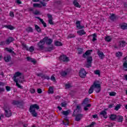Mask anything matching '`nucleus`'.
Here are the masks:
<instances>
[{
	"label": "nucleus",
	"mask_w": 127,
	"mask_h": 127,
	"mask_svg": "<svg viewBox=\"0 0 127 127\" xmlns=\"http://www.w3.org/2000/svg\"><path fill=\"white\" fill-rule=\"evenodd\" d=\"M6 88V90L7 91V92H9V91H10V87L8 86H7L5 87Z\"/></svg>",
	"instance_id": "nucleus-62"
},
{
	"label": "nucleus",
	"mask_w": 127,
	"mask_h": 127,
	"mask_svg": "<svg viewBox=\"0 0 127 127\" xmlns=\"http://www.w3.org/2000/svg\"><path fill=\"white\" fill-rule=\"evenodd\" d=\"M73 4L75 6V7H78L79 8L81 7V5L79 4V2H78L77 0H73Z\"/></svg>",
	"instance_id": "nucleus-20"
},
{
	"label": "nucleus",
	"mask_w": 127,
	"mask_h": 127,
	"mask_svg": "<svg viewBox=\"0 0 127 127\" xmlns=\"http://www.w3.org/2000/svg\"><path fill=\"white\" fill-rule=\"evenodd\" d=\"M53 49H54V46L52 45H51V46L46 48V51H48V52H50L52 51Z\"/></svg>",
	"instance_id": "nucleus-22"
},
{
	"label": "nucleus",
	"mask_w": 127,
	"mask_h": 127,
	"mask_svg": "<svg viewBox=\"0 0 127 127\" xmlns=\"http://www.w3.org/2000/svg\"><path fill=\"white\" fill-rule=\"evenodd\" d=\"M75 111L77 112V113H80L81 112V106L79 105H77L76 106V108Z\"/></svg>",
	"instance_id": "nucleus-38"
},
{
	"label": "nucleus",
	"mask_w": 127,
	"mask_h": 127,
	"mask_svg": "<svg viewBox=\"0 0 127 127\" xmlns=\"http://www.w3.org/2000/svg\"><path fill=\"white\" fill-rule=\"evenodd\" d=\"M11 59V57L9 55H7L6 57H4V60L5 62H9Z\"/></svg>",
	"instance_id": "nucleus-23"
},
{
	"label": "nucleus",
	"mask_w": 127,
	"mask_h": 127,
	"mask_svg": "<svg viewBox=\"0 0 127 127\" xmlns=\"http://www.w3.org/2000/svg\"><path fill=\"white\" fill-rule=\"evenodd\" d=\"M92 41H93V42H95V41H97V34L96 33H94L93 34H92Z\"/></svg>",
	"instance_id": "nucleus-35"
},
{
	"label": "nucleus",
	"mask_w": 127,
	"mask_h": 127,
	"mask_svg": "<svg viewBox=\"0 0 127 127\" xmlns=\"http://www.w3.org/2000/svg\"><path fill=\"white\" fill-rule=\"evenodd\" d=\"M3 27H5V28H7L10 30H13V29H14V27L12 26L11 25H3Z\"/></svg>",
	"instance_id": "nucleus-18"
},
{
	"label": "nucleus",
	"mask_w": 127,
	"mask_h": 127,
	"mask_svg": "<svg viewBox=\"0 0 127 127\" xmlns=\"http://www.w3.org/2000/svg\"><path fill=\"white\" fill-rule=\"evenodd\" d=\"M98 55L99 56V58L100 59H104L105 58V55H104V53H103V52H98Z\"/></svg>",
	"instance_id": "nucleus-24"
},
{
	"label": "nucleus",
	"mask_w": 127,
	"mask_h": 127,
	"mask_svg": "<svg viewBox=\"0 0 127 127\" xmlns=\"http://www.w3.org/2000/svg\"><path fill=\"white\" fill-rule=\"evenodd\" d=\"M121 109V104H118L115 108V111H119Z\"/></svg>",
	"instance_id": "nucleus-46"
},
{
	"label": "nucleus",
	"mask_w": 127,
	"mask_h": 127,
	"mask_svg": "<svg viewBox=\"0 0 127 127\" xmlns=\"http://www.w3.org/2000/svg\"><path fill=\"white\" fill-rule=\"evenodd\" d=\"M33 14H34L35 15H40L41 13H40V11L36 10L35 11L33 12Z\"/></svg>",
	"instance_id": "nucleus-40"
},
{
	"label": "nucleus",
	"mask_w": 127,
	"mask_h": 127,
	"mask_svg": "<svg viewBox=\"0 0 127 127\" xmlns=\"http://www.w3.org/2000/svg\"><path fill=\"white\" fill-rule=\"evenodd\" d=\"M46 42L47 45H50L51 43L53 42V40L51 38L48 39V37H47V39L46 40Z\"/></svg>",
	"instance_id": "nucleus-25"
},
{
	"label": "nucleus",
	"mask_w": 127,
	"mask_h": 127,
	"mask_svg": "<svg viewBox=\"0 0 127 127\" xmlns=\"http://www.w3.org/2000/svg\"><path fill=\"white\" fill-rule=\"evenodd\" d=\"M37 76H38V77H41L43 80H50V77H49V76L42 73L37 74Z\"/></svg>",
	"instance_id": "nucleus-9"
},
{
	"label": "nucleus",
	"mask_w": 127,
	"mask_h": 127,
	"mask_svg": "<svg viewBox=\"0 0 127 127\" xmlns=\"http://www.w3.org/2000/svg\"><path fill=\"white\" fill-rule=\"evenodd\" d=\"M63 115H64V116H68V115H69V111H64L62 112Z\"/></svg>",
	"instance_id": "nucleus-48"
},
{
	"label": "nucleus",
	"mask_w": 127,
	"mask_h": 127,
	"mask_svg": "<svg viewBox=\"0 0 127 127\" xmlns=\"http://www.w3.org/2000/svg\"><path fill=\"white\" fill-rule=\"evenodd\" d=\"M76 37V35L72 34V33H70L67 35V39H70L71 38H75Z\"/></svg>",
	"instance_id": "nucleus-27"
},
{
	"label": "nucleus",
	"mask_w": 127,
	"mask_h": 127,
	"mask_svg": "<svg viewBox=\"0 0 127 127\" xmlns=\"http://www.w3.org/2000/svg\"><path fill=\"white\" fill-rule=\"evenodd\" d=\"M47 16H48V18H49V19H52L53 18L52 15L50 14V13L47 14Z\"/></svg>",
	"instance_id": "nucleus-49"
},
{
	"label": "nucleus",
	"mask_w": 127,
	"mask_h": 127,
	"mask_svg": "<svg viewBox=\"0 0 127 127\" xmlns=\"http://www.w3.org/2000/svg\"><path fill=\"white\" fill-rule=\"evenodd\" d=\"M117 18V17L116 16V15L114 13H113L110 17V19L112 21H114L115 20H116Z\"/></svg>",
	"instance_id": "nucleus-31"
},
{
	"label": "nucleus",
	"mask_w": 127,
	"mask_h": 127,
	"mask_svg": "<svg viewBox=\"0 0 127 127\" xmlns=\"http://www.w3.org/2000/svg\"><path fill=\"white\" fill-rule=\"evenodd\" d=\"M89 103V98H85L83 101V104H84V105H87Z\"/></svg>",
	"instance_id": "nucleus-42"
},
{
	"label": "nucleus",
	"mask_w": 127,
	"mask_h": 127,
	"mask_svg": "<svg viewBox=\"0 0 127 127\" xmlns=\"http://www.w3.org/2000/svg\"><path fill=\"white\" fill-rule=\"evenodd\" d=\"M116 120H117V123H122V122L124 121V117H123L121 115H118V116H117Z\"/></svg>",
	"instance_id": "nucleus-14"
},
{
	"label": "nucleus",
	"mask_w": 127,
	"mask_h": 127,
	"mask_svg": "<svg viewBox=\"0 0 127 127\" xmlns=\"http://www.w3.org/2000/svg\"><path fill=\"white\" fill-rule=\"evenodd\" d=\"M92 52H93V50H88L82 55L83 58H85V59H87V63H92V61H93V57L90 56L92 54Z\"/></svg>",
	"instance_id": "nucleus-3"
},
{
	"label": "nucleus",
	"mask_w": 127,
	"mask_h": 127,
	"mask_svg": "<svg viewBox=\"0 0 127 127\" xmlns=\"http://www.w3.org/2000/svg\"><path fill=\"white\" fill-rule=\"evenodd\" d=\"M94 74H95V75H98V76H101V72L99 69L94 70Z\"/></svg>",
	"instance_id": "nucleus-39"
},
{
	"label": "nucleus",
	"mask_w": 127,
	"mask_h": 127,
	"mask_svg": "<svg viewBox=\"0 0 127 127\" xmlns=\"http://www.w3.org/2000/svg\"><path fill=\"white\" fill-rule=\"evenodd\" d=\"M4 49L7 52H9V53H11L12 54H14V55H15V53H14V51H12V50H11V49H9L8 48H5Z\"/></svg>",
	"instance_id": "nucleus-29"
},
{
	"label": "nucleus",
	"mask_w": 127,
	"mask_h": 127,
	"mask_svg": "<svg viewBox=\"0 0 127 127\" xmlns=\"http://www.w3.org/2000/svg\"><path fill=\"white\" fill-rule=\"evenodd\" d=\"M120 27L121 29H123L124 30L127 29V24L124 23L120 25Z\"/></svg>",
	"instance_id": "nucleus-26"
},
{
	"label": "nucleus",
	"mask_w": 127,
	"mask_h": 127,
	"mask_svg": "<svg viewBox=\"0 0 127 127\" xmlns=\"http://www.w3.org/2000/svg\"><path fill=\"white\" fill-rule=\"evenodd\" d=\"M12 105L14 106H17V108L21 109L23 108V101H19L18 100H13L12 102Z\"/></svg>",
	"instance_id": "nucleus-7"
},
{
	"label": "nucleus",
	"mask_w": 127,
	"mask_h": 127,
	"mask_svg": "<svg viewBox=\"0 0 127 127\" xmlns=\"http://www.w3.org/2000/svg\"><path fill=\"white\" fill-rule=\"evenodd\" d=\"M21 75H22V73L19 71H17L15 73L13 76V81L16 82V86L18 87V88H19V89H23V87L18 84V79L16 78H17V77H19V76H21Z\"/></svg>",
	"instance_id": "nucleus-4"
},
{
	"label": "nucleus",
	"mask_w": 127,
	"mask_h": 127,
	"mask_svg": "<svg viewBox=\"0 0 127 127\" xmlns=\"http://www.w3.org/2000/svg\"><path fill=\"white\" fill-rule=\"evenodd\" d=\"M47 39V36H46L42 40H41L37 44L38 48L40 50H43L44 49V44L46 42V40Z\"/></svg>",
	"instance_id": "nucleus-6"
},
{
	"label": "nucleus",
	"mask_w": 127,
	"mask_h": 127,
	"mask_svg": "<svg viewBox=\"0 0 127 127\" xmlns=\"http://www.w3.org/2000/svg\"><path fill=\"white\" fill-rule=\"evenodd\" d=\"M90 107H91V104H87L86 106L84 107V111H88V110H89L88 108H90Z\"/></svg>",
	"instance_id": "nucleus-45"
},
{
	"label": "nucleus",
	"mask_w": 127,
	"mask_h": 127,
	"mask_svg": "<svg viewBox=\"0 0 127 127\" xmlns=\"http://www.w3.org/2000/svg\"><path fill=\"white\" fill-rule=\"evenodd\" d=\"M30 92L31 94H34V93H35V89H33V88H31L30 90Z\"/></svg>",
	"instance_id": "nucleus-56"
},
{
	"label": "nucleus",
	"mask_w": 127,
	"mask_h": 127,
	"mask_svg": "<svg viewBox=\"0 0 127 127\" xmlns=\"http://www.w3.org/2000/svg\"><path fill=\"white\" fill-rule=\"evenodd\" d=\"M36 110H39V105L37 104H34L30 105L29 108V112L32 115V117L36 118L38 116L37 112Z\"/></svg>",
	"instance_id": "nucleus-2"
},
{
	"label": "nucleus",
	"mask_w": 127,
	"mask_h": 127,
	"mask_svg": "<svg viewBox=\"0 0 127 127\" xmlns=\"http://www.w3.org/2000/svg\"><path fill=\"white\" fill-rule=\"evenodd\" d=\"M35 29L36 30L37 32L39 33L41 32V28L39 27L38 25H35Z\"/></svg>",
	"instance_id": "nucleus-28"
},
{
	"label": "nucleus",
	"mask_w": 127,
	"mask_h": 127,
	"mask_svg": "<svg viewBox=\"0 0 127 127\" xmlns=\"http://www.w3.org/2000/svg\"><path fill=\"white\" fill-rule=\"evenodd\" d=\"M6 42L5 41H1L0 42V46H3V45H5Z\"/></svg>",
	"instance_id": "nucleus-58"
},
{
	"label": "nucleus",
	"mask_w": 127,
	"mask_h": 127,
	"mask_svg": "<svg viewBox=\"0 0 127 127\" xmlns=\"http://www.w3.org/2000/svg\"><path fill=\"white\" fill-rule=\"evenodd\" d=\"M76 33L79 35V36H82V35H85L86 34V32L84 30H78L76 32Z\"/></svg>",
	"instance_id": "nucleus-16"
},
{
	"label": "nucleus",
	"mask_w": 127,
	"mask_h": 127,
	"mask_svg": "<svg viewBox=\"0 0 127 127\" xmlns=\"http://www.w3.org/2000/svg\"><path fill=\"white\" fill-rule=\"evenodd\" d=\"M3 110L5 112V117H6V118H10V117H11V115H12V113H11V110H10V108H9L8 105L4 104Z\"/></svg>",
	"instance_id": "nucleus-5"
},
{
	"label": "nucleus",
	"mask_w": 127,
	"mask_h": 127,
	"mask_svg": "<svg viewBox=\"0 0 127 127\" xmlns=\"http://www.w3.org/2000/svg\"><path fill=\"white\" fill-rule=\"evenodd\" d=\"M61 106L63 108H65L66 107V106H67V104L65 102H63L61 103Z\"/></svg>",
	"instance_id": "nucleus-52"
},
{
	"label": "nucleus",
	"mask_w": 127,
	"mask_h": 127,
	"mask_svg": "<svg viewBox=\"0 0 127 127\" xmlns=\"http://www.w3.org/2000/svg\"><path fill=\"white\" fill-rule=\"evenodd\" d=\"M100 115L101 116H103V117L104 119H107L108 118V116H107V112L105 110L101 111L100 112Z\"/></svg>",
	"instance_id": "nucleus-21"
},
{
	"label": "nucleus",
	"mask_w": 127,
	"mask_h": 127,
	"mask_svg": "<svg viewBox=\"0 0 127 127\" xmlns=\"http://www.w3.org/2000/svg\"><path fill=\"white\" fill-rule=\"evenodd\" d=\"M33 5L34 7H40V8L42 7V5L39 3H34Z\"/></svg>",
	"instance_id": "nucleus-37"
},
{
	"label": "nucleus",
	"mask_w": 127,
	"mask_h": 127,
	"mask_svg": "<svg viewBox=\"0 0 127 127\" xmlns=\"http://www.w3.org/2000/svg\"><path fill=\"white\" fill-rule=\"evenodd\" d=\"M95 125H96V123L93 122L91 123V124L90 125H88V126H86L85 127H94Z\"/></svg>",
	"instance_id": "nucleus-47"
},
{
	"label": "nucleus",
	"mask_w": 127,
	"mask_h": 127,
	"mask_svg": "<svg viewBox=\"0 0 127 127\" xmlns=\"http://www.w3.org/2000/svg\"><path fill=\"white\" fill-rule=\"evenodd\" d=\"M14 41V39L12 37H9L6 40L5 42L6 45H8L11 43V42H13Z\"/></svg>",
	"instance_id": "nucleus-11"
},
{
	"label": "nucleus",
	"mask_w": 127,
	"mask_h": 127,
	"mask_svg": "<svg viewBox=\"0 0 127 127\" xmlns=\"http://www.w3.org/2000/svg\"><path fill=\"white\" fill-rule=\"evenodd\" d=\"M9 15L11 17H14V13H13V12L12 11L10 12Z\"/></svg>",
	"instance_id": "nucleus-60"
},
{
	"label": "nucleus",
	"mask_w": 127,
	"mask_h": 127,
	"mask_svg": "<svg viewBox=\"0 0 127 127\" xmlns=\"http://www.w3.org/2000/svg\"><path fill=\"white\" fill-rule=\"evenodd\" d=\"M118 116L115 114H111L110 117V119L111 121H113L114 122L117 121V117Z\"/></svg>",
	"instance_id": "nucleus-17"
},
{
	"label": "nucleus",
	"mask_w": 127,
	"mask_h": 127,
	"mask_svg": "<svg viewBox=\"0 0 127 127\" xmlns=\"http://www.w3.org/2000/svg\"><path fill=\"white\" fill-rule=\"evenodd\" d=\"M49 23H50V24H51L52 25H53V24H54V23H53V21L52 20V19H49Z\"/></svg>",
	"instance_id": "nucleus-59"
},
{
	"label": "nucleus",
	"mask_w": 127,
	"mask_h": 127,
	"mask_svg": "<svg viewBox=\"0 0 127 127\" xmlns=\"http://www.w3.org/2000/svg\"><path fill=\"white\" fill-rule=\"evenodd\" d=\"M55 46L59 47V46H62L63 44L61 42H59L58 41H57L55 42Z\"/></svg>",
	"instance_id": "nucleus-33"
},
{
	"label": "nucleus",
	"mask_w": 127,
	"mask_h": 127,
	"mask_svg": "<svg viewBox=\"0 0 127 127\" xmlns=\"http://www.w3.org/2000/svg\"><path fill=\"white\" fill-rule=\"evenodd\" d=\"M123 61H124V62H126L127 63V56L125 57L123 60Z\"/></svg>",
	"instance_id": "nucleus-64"
},
{
	"label": "nucleus",
	"mask_w": 127,
	"mask_h": 127,
	"mask_svg": "<svg viewBox=\"0 0 127 127\" xmlns=\"http://www.w3.org/2000/svg\"><path fill=\"white\" fill-rule=\"evenodd\" d=\"M59 59L60 61H62L63 62L67 63L70 61V59L69 57H67V56L65 55L60 56Z\"/></svg>",
	"instance_id": "nucleus-8"
},
{
	"label": "nucleus",
	"mask_w": 127,
	"mask_h": 127,
	"mask_svg": "<svg viewBox=\"0 0 127 127\" xmlns=\"http://www.w3.org/2000/svg\"><path fill=\"white\" fill-rule=\"evenodd\" d=\"M112 40V39H111V37L110 36H108L105 37V41H107V42H110Z\"/></svg>",
	"instance_id": "nucleus-43"
},
{
	"label": "nucleus",
	"mask_w": 127,
	"mask_h": 127,
	"mask_svg": "<svg viewBox=\"0 0 127 127\" xmlns=\"http://www.w3.org/2000/svg\"><path fill=\"white\" fill-rule=\"evenodd\" d=\"M116 95H117V93L113 92V91H112V92H110V93H109V95L111 97H115L116 96Z\"/></svg>",
	"instance_id": "nucleus-44"
},
{
	"label": "nucleus",
	"mask_w": 127,
	"mask_h": 127,
	"mask_svg": "<svg viewBox=\"0 0 127 127\" xmlns=\"http://www.w3.org/2000/svg\"><path fill=\"white\" fill-rule=\"evenodd\" d=\"M65 88L66 89H69V88H71V85H70V84H69V83L66 84L65 85Z\"/></svg>",
	"instance_id": "nucleus-57"
},
{
	"label": "nucleus",
	"mask_w": 127,
	"mask_h": 127,
	"mask_svg": "<svg viewBox=\"0 0 127 127\" xmlns=\"http://www.w3.org/2000/svg\"><path fill=\"white\" fill-rule=\"evenodd\" d=\"M26 30L28 32H33V29L31 27H28Z\"/></svg>",
	"instance_id": "nucleus-41"
},
{
	"label": "nucleus",
	"mask_w": 127,
	"mask_h": 127,
	"mask_svg": "<svg viewBox=\"0 0 127 127\" xmlns=\"http://www.w3.org/2000/svg\"><path fill=\"white\" fill-rule=\"evenodd\" d=\"M35 18H37V19H39L40 22L42 23V24H43L44 27H47V24H46L42 19L37 16L35 17Z\"/></svg>",
	"instance_id": "nucleus-15"
},
{
	"label": "nucleus",
	"mask_w": 127,
	"mask_h": 127,
	"mask_svg": "<svg viewBox=\"0 0 127 127\" xmlns=\"http://www.w3.org/2000/svg\"><path fill=\"white\" fill-rule=\"evenodd\" d=\"M83 50H84L83 49V48H77L78 54H79V55L82 54L83 53Z\"/></svg>",
	"instance_id": "nucleus-36"
},
{
	"label": "nucleus",
	"mask_w": 127,
	"mask_h": 127,
	"mask_svg": "<svg viewBox=\"0 0 127 127\" xmlns=\"http://www.w3.org/2000/svg\"><path fill=\"white\" fill-rule=\"evenodd\" d=\"M37 93L38 94H41L42 93V89L41 88H38L37 89Z\"/></svg>",
	"instance_id": "nucleus-61"
},
{
	"label": "nucleus",
	"mask_w": 127,
	"mask_h": 127,
	"mask_svg": "<svg viewBox=\"0 0 127 127\" xmlns=\"http://www.w3.org/2000/svg\"><path fill=\"white\" fill-rule=\"evenodd\" d=\"M75 24H76V26H80L81 25V21H76Z\"/></svg>",
	"instance_id": "nucleus-53"
},
{
	"label": "nucleus",
	"mask_w": 127,
	"mask_h": 127,
	"mask_svg": "<svg viewBox=\"0 0 127 127\" xmlns=\"http://www.w3.org/2000/svg\"><path fill=\"white\" fill-rule=\"evenodd\" d=\"M23 47L26 49L27 51H30V52H33L34 51V47L33 46H31L29 49L28 47L26 45H24Z\"/></svg>",
	"instance_id": "nucleus-13"
},
{
	"label": "nucleus",
	"mask_w": 127,
	"mask_h": 127,
	"mask_svg": "<svg viewBox=\"0 0 127 127\" xmlns=\"http://www.w3.org/2000/svg\"><path fill=\"white\" fill-rule=\"evenodd\" d=\"M82 118H83V114H77L75 116L76 122H80V121H81V120H82Z\"/></svg>",
	"instance_id": "nucleus-12"
},
{
	"label": "nucleus",
	"mask_w": 127,
	"mask_h": 127,
	"mask_svg": "<svg viewBox=\"0 0 127 127\" xmlns=\"http://www.w3.org/2000/svg\"><path fill=\"white\" fill-rule=\"evenodd\" d=\"M68 73L69 72L67 71L64 70L62 71V72L61 73V76H62V77H65V76H67V75H68Z\"/></svg>",
	"instance_id": "nucleus-30"
},
{
	"label": "nucleus",
	"mask_w": 127,
	"mask_h": 127,
	"mask_svg": "<svg viewBox=\"0 0 127 127\" xmlns=\"http://www.w3.org/2000/svg\"><path fill=\"white\" fill-rule=\"evenodd\" d=\"M85 26H81V25L80 26H76V28L77 29H83V28H84Z\"/></svg>",
	"instance_id": "nucleus-50"
},
{
	"label": "nucleus",
	"mask_w": 127,
	"mask_h": 127,
	"mask_svg": "<svg viewBox=\"0 0 127 127\" xmlns=\"http://www.w3.org/2000/svg\"><path fill=\"white\" fill-rule=\"evenodd\" d=\"M87 75V71L84 68H81L79 71V76L81 78H85Z\"/></svg>",
	"instance_id": "nucleus-10"
},
{
	"label": "nucleus",
	"mask_w": 127,
	"mask_h": 127,
	"mask_svg": "<svg viewBox=\"0 0 127 127\" xmlns=\"http://www.w3.org/2000/svg\"><path fill=\"white\" fill-rule=\"evenodd\" d=\"M86 68H90V67H92V63H88L86 65Z\"/></svg>",
	"instance_id": "nucleus-55"
},
{
	"label": "nucleus",
	"mask_w": 127,
	"mask_h": 127,
	"mask_svg": "<svg viewBox=\"0 0 127 127\" xmlns=\"http://www.w3.org/2000/svg\"><path fill=\"white\" fill-rule=\"evenodd\" d=\"M49 94H54V89H53V87L50 86L49 88Z\"/></svg>",
	"instance_id": "nucleus-34"
},
{
	"label": "nucleus",
	"mask_w": 127,
	"mask_h": 127,
	"mask_svg": "<svg viewBox=\"0 0 127 127\" xmlns=\"http://www.w3.org/2000/svg\"><path fill=\"white\" fill-rule=\"evenodd\" d=\"M123 67L124 68H127V63L126 62L123 63Z\"/></svg>",
	"instance_id": "nucleus-63"
},
{
	"label": "nucleus",
	"mask_w": 127,
	"mask_h": 127,
	"mask_svg": "<svg viewBox=\"0 0 127 127\" xmlns=\"http://www.w3.org/2000/svg\"><path fill=\"white\" fill-rule=\"evenodd\" d=\"M116 56L118 58H121V57H122V56H123V53H122L121 52H117L116 53Z\"/></svg>",
	"instance_id": "nucleus-32"
},
{
	"label": "nucleus",
	"mask_w": 127,
	"mask_h": 127,
	"mask_svg": "<svg viewBox=\"0 0 127 127\" xmlns=\"http://www.w3.org/2000/svg\"><path fill=\"white\" fill-rule=\"evenodd\" d=\"M94 89H96L95 92L96 93H100L101 92V84L97 83V82L95 81L89 88L88 90V94H93Z\"/></svg>",
	"instance_id": "nucleus-1"
},
{
	"label": "nucleus",
	"mask_w": 127,
	"mask_h": 127,
	"mask_svg": "<svg viewBox=\"0 0 127 127\" xmlns=\"http://www.w3.org/2000/svg\"><path fill=\"white\" fill-rule=\"evenodd\" d=\"M63 123L64 126H68V125H69V120H68V119H66V122L63 121Z\"/></svg>",
	"instance_id": "nucleus-51"
},
{
	"label": "nucleus",
	"mask_w": 127,
	"mask_h": 127,
	"mask_svg": "<svg viewBox=\"0 0 127 127\" xmlns=\"http://www.w3.org/2000/svg\"><path fill=\"white\" fill-rule=\"evenodd\" d=\"M51 80L52 81H53V82H55V81H56V79L55 78V77L54 76V75H52L51 77Z\"/></svg>",
	"instance_id": "nucleus-54"
},
{
	"label": "nucleus",
	"mask_w": 127,
	"mask_h": 127,
	"mask_svg": "<svg viewBox=\"0 0 127 127\" xmlns=\"http://www.w3.org/2000/svg\"><path fill=\"white\" fill-rule=\"evenodd\" d=\"M127 45V42L125 41H120L119 42V46L120 47H125Z\"/></svg>",
	"instance_id": "nucleus-19"
}]
</instances>
